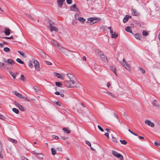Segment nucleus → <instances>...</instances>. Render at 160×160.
<instances>
[{
	"mask_svg": "<svg viewBox=\"0 0 160 160\" xmlns=\"http://www.w3.org/2000/svg\"><path fill=\"white\" fill-rule=\"evenodd\" d=\"M68 79L70 80L65 82L66 85L68 87L72 88L76 87L75 84L76 82V79L73 74L67 73V74Z\"/></svg>",
	"mask_w": 160,
	"mask_h": 160,
	"instance_id": "1",
	"label": "nucleus"
},
{
	"mask_svg": "<svg viewBox=\"0 0 160 160\" xmlns=\"http://www.w3.org/2000/svg\"><path fill=\"white\" fill-rule=\"evenodd\" d=\"M96 20L98 21H101V19L98 17H92L89 18L88 19V21L86 22L92 25L97 22Z\"/></svg>",
	"mask_w": 160,
	"mask_h": 160,
	"instance_id": "2",
	"label": "nucleus"
},
{
	"mask_svg": "<svg viewBox=\"0 0 160 160\" xmlns=\"http://www.w3.org/2000/svg\"><path fill=\"white\" fill-rule=\"evenodd\" d=\"M112 154L117 158H120L121 160L123 159V156L121 154L118 153L116 152L113 150L112 152Z\"/></svg>",
	"mask_w": 160,
	"mask_h": 160,
	"instance_id": "3",
	"label": "nucleus"
},
{
	"mask_svg": "<svg viewBox=\"0 0 160 160\" xmlns=\"http://www.w3.org/2000/svg\"><path fill=\"white\" fill-rule=\"evenodd\" d=\"M32 60H33V63L34 64V67L37 70H39V64L38 62L34 58H32Z\"/></svg>",
	"mask_w": 160,
	"mask_h": 160,
	"instance_id": "4",
	"label": "nucleus"
},
{
	"mask_svg": "<svg viewBox=\"0 0 160 160\" xmlns=\"http://www.w3.org/2000/svg\"><path fill=\"white\" fill-rule=\"evenodd\" d=\"M145 123L146 125H148L152 128H153L154 127V124L153 122H151L149 120H146L145 121Z\"/></svg>",
	"mask_w": 160,
	"mask_h": 160,
	"instance_id": "5",
	"label": "nucleus"
},
{
	"mask_svg": "<svg viewBox=\"0 0 160 160\" xmlns=\"http://www.w3.org/2000/svg\"><path fill=\"white\" fill-rule=\"evenodd\" d=\"M100 57H101V59L105 63H107L108 62V58L106 56L103 54L100 55Z\"/></svg>",
	"mask_w": 160,
	"mask_h": 160,
	"instance_id": "6",
	"label": "nucleus"
},
{
	"mask_svg": "<svg viewBox=\"0 0 160 160\" xmlns=\"http://www.w3.org/2000/svg\"><path fill=\"white\" fill-rule=\"evenodd\" d=\"M49 26L50 27V31L51 32L54 31L57 32L58 30V28L55 27H54L52 25L51 23H49Z\"/></svg>",
	"mask_w": 160,
	"mask_h": 160,
	"instance_id": "7",
	"label": "nucleus"
},
{
	"mask_svg": "<svg viewBox=\"0 0 160 160\" xmlns=\"http://www.w3.org/2000/svg\"><path fill=\"white\" fill-rule=\"evenodd\" d=\"M131 17L128 15H126V16L124 18L123 20V22L124 23H125L127 22L129 18H130Z\"/></svg>",
	"mask_w": 160,
	"mask_h": 160,
	"instance_id": "8",
	"label": "nucleus"
},
{
	"mask_svg": "<svg viewBox=\"0 0 160 160\" xmlns=\"http://www.w3.org/2000/svg\"><path fill=\"white\" fill-rule=\"evenodd\" d=\"M4 62L7 63L11 65L13 64L14 62L13 60L11 59H8L7 61L6 60H4Z\"/></svg>",
	"mask_w": 160,
	"mask_h": 160,
	"instance_id": "9",
	"label": "nucleus"
},
{
	"mask_svg": "<svg viewBox=\"0 0 160 160\" xmlns=\"http://www.w3.org/2000/svg\"><path fill=\"white\" fill-rule=\"evenodd\" d=\"M65 0H57V3L59 7L61 8L63 4V2Z\"/></svg>",
	"mask_w": 160,
	"mask_h": 160,
	"instance_id": "10",
	"label": "nucleus"
},
{
	"mask_svg": "<svg viewBox=\"0 0 160 160\" xmlns=\"http://www.w3.org/2000/svg\"><path fill=\"white\" fill-rule=\"evenodd\" d=\"M62 52H63L66 56H68L69 53V51L65 48H64V49L62 51Z\"/></svg>",
	"mask_w": 160,
	"mask_h": 160,
	"instance_id": "11",
	"label": "nucleus"
},
{
	"mask_svg": "<svg viewBox=\"0 0 160 160\" xmlns=\"http://www.w3.org/2000/svg\"><path fill=\"white\" fill-rule=\"evenodd\" d=\"M10 74L12 77L13 78L15 79L16 76L18 75V72H16L15 73H13L12 72L10 71L9 72Z\"/></svg>",
	"mask_w": 160,
	"mask_h": 160,
	"instance_id": "12",
	"label": "nucleus"
},
{
	"mask_svg": "<svg viewBox=\"0 0 160 160\" xmlns=\"http://www.w3.org/2000/svg\"><path fill=\"white\" fill-rule=\"evenodd\" d=\"M123 66L125 67V68L128 70L129 71L130 70V65L128 64L127 62H125L124 64H123Z\"/></svg>",
	"mask_w": 160,
	"mask_h": 160,
	"instance_id": "13",
	"label": "nucleus"
},
{
	"mask_svg": "<svg viewBox=\"0 0 160 160\" xmlns=\"http://www.w3.org/2000/svg\"><path fill=\"white\" fill-rule=\"evenodd\" d=\"M132 13L133 15L138 16L139 13L136 10L134 9H132Z\"/></svg>",
	"mask_w": 160,
	"mask_h": 160,
	"instance_id": "14",
	"label": "nucleus"
},
{
	"mask_svg": "<svg viewBox=\"0 0 160 160\" xmlns=\"http://www.w3.org/2000/svg\"><path fill=\"white\" fill-rule=\"evenodd\" d=\"M110 69L112 70L113 73L117 76V74L115 71L116 68L113 66H111L110 67Z\"/></svg>",
	"mask_w": 160,
	"mask_h": 160,
	"instance_id": "15",
	"label": "nucleus"
},
{
	"mask_svg": "<svg viewBox=\"0 0 160 160\" xmlns=\"http://www.w3.org/2000/svg\"><path fill=\"white\" fill-rule=\"evenodd\" d=\"M134 37L136 39L140 40L141 36L140 34H139L138 33H136L134 35Z\"/></svg>",
	"mask_w": 160,
	"mask_h": 160,
	"instance_id": "16",
	"label": "nucleus"
},
{
	"mask_svg": "<svg viewBox=\"0 0 160 160\" xmlns=\"http://www.w3.org/2000/svg\"><path fill=\"white\" fill-rule=\"evenodd\" d=\"M10 30L7 28H5V33L7 36H8L10 34Z\"/></svg>",
	"mask_w": 160,
	"mask_h": 160,
	"instance_id": "17",
	"label": "nucleus"
},
{
	"mask_svg": "<svg viewBox=\"0 0 160 160\" xmlns=\"http://www.w3.org/2000/svg\"><path fill=\"white\" fill-rule=\"evenodd\" d=\"M125 30L128 32L133 33L132 32L130 27L129 26H127L125 28Z\"/></svg>",
	"mask_w": 160,
	"mask_h": 160,
	"instance_id": "18",
	"label": "nucleus"
},
{
	"mask_svg": "<svg viewBox=\"0 0 160 160\" xmlns=\"http://www.w3.org/2000/svg\"><path fill=\"white\" fill-rule=\"evenodd\" d=\"M62 129L65 132H66L68 134L70 132V130L68 129V128H63Z\"/></svg>",
	"mask_w": 160,
	"mask_h": 160,
	"instance_id": "19",
	"label": "nucleus"
},
{
	"mask_svg": "<svg viewBox=\"0 0 160 160\" xmlns=\"http://www.w3.org/2000/svg\"><path fill=\"white\" fill-rule=\"evenodd\" d=\"M78 20L82 23H83L85 21V19L83 18H79Z\"/></svg>",
	"mask_w": 160,
	"mask_h": 160,
	"instance_id": "20",
	"label": "nucleus"
},
{
	"mask_svg": "<svg viewBox=\"0 0 160 160\" xmlns=\"http://www.w3.org/2000/svg\"><path fill=\"white\" fill-rule=\"evenodd\" d=\"M70 8L71 10L73 11H76L77 9V8H76L75 4H74L73 6L71 7Z\"/></svg>",
	"mask_w": 160,
	"mask_h": 160,
	"instance_id": "21",
	"label": "nucleus"
},
{
	"mask_svg": "<svg viewBox=\"0 0 160 160\" xmlns=\"http://www.w3.org/2000/svg\"><path fill=\"white\" fill-rule=\"evenodd\" d=\"M14 94L17 96L18 98H21V97H22V94L20 93H18L16 91H15L14 92Z\"/></svg>",
	"mask_w": 160,
	"mask_h": 160,
	"instance_id": "22",
	"label": "nucleus"
},
{
	"mask_svg": "<svg viewBox=\"0 0 160 160\" xmlns=\"http://www.w3.org/2000/svg\"><path fill=\"white\" fill-rule=\"evenodd\" d=\"M37 157L39 159L42 160L43 158V156L42 154L40 153L37 156Z\"/></svg>",
	"mask_w": 160,
	"mask_h": 160,
	"instance_id": "23",
	"label": "nucleus"
},
{
	"mask_svg": "<svg viewBox=\"0 0 160 160\" xmlns=\"http://www.w3.org/2000/svg\"><path fill=\"white\" fill-rule=\"evenodd\" d=\"M54 75L55 76L57 77L58 78H62V76L60 74L55 72L54 73Z\"/></svg>",
	"mask_w": 160,
	"mask_h": 160,
	"instance_id": "24",
	"label": "nucleus"
},
{
	"mask_svg": "<svg viewBox=\"0 0 160 160\" xmlns=\"http://www.w3.org/2000/svg\"><path fill=\"white\" fill-rule=\"evenodd\" d=\"M51 151L52 155H54L56 154V151L54 148H52L51 149Z\"/></svg>",
	"mask_w": 160,
	"mask_h": 160,
	"instance_id": "25",
	"label": "nucleus"
},
{
	"mask_svg": "<svg viewBox=\"0 0 160 160\" xmlns=\"http://www.w3.org/2000/svg\"><path fill=\"white\" fill-rule=\"evenodd\" d=\"M4 67L5 68H8V67H7L6 64H5L4 63L0 62V67Z\"/></svg>",
	"mask_w": 160,
	"mask_h": 160,
	"instance_id": "26",
	"label": "nucleus"
},
{
	"mask_svg": "<svg viewBox=\"0 0 160 160\" xmlns=\"http://www.w3.org/2000/svg\"><path fill=\"white\" fill-rule=\"evenodd\" d=\"M18 52L19 53V54H20V55L21 56H22L24 58L26 57V56H25L24 53V52H23L22 51H18Z\"/></svg>",
	"mask_w": 160,
	"mask_h": 160,
	"instance_id": "27",
	"label": "nucleus"
},
{
	"mask_svg": "<svg viewBox=\"0 0 160 160\" xmlns=\"http://www.w3.org/2000/svg\"><path fill=\"white\" fill-rule=\"evenodd\" d=\"M19 105V106H18V108L20 110H21L22 111H25V109H24V108L21 105Z\"/></svg>",
	"mask_w": 160,
	"mask_h": 160,
	"instance_id": "28",
	"label": "nucleus"
},
{
	"mask_svg": "<svg viewBox=\"0 0 160 160\" xmlns=\"http://www.w3.org/2000/svg\"><path fill=\"white\" fill-rule=\"evenodd\" d=\"M41 55L42 57L43 58H47L45 54L42 51L41 52Z\"/></svg>",
	"mask_w": 160,
	"mask_h": 160,
	"instance_id": "29",
	"label": "nucleus"
},
{
	"mask_svg": "<svg viewBox=\"0 0 160 160\" xmlns=\"http://www.w3.org/2000/svg\"><path fill=\"white\" fill-rule=\"evenodd\" d=\"M12 110L16 114H18L19 112L18 110L15 108H13L12 109Z\"/></svg>",
	"mask_w": 160,
	"mask_h": 160,
	"instance_id": "30",
	"label": "nucleus"
},
{
	"mask_svg": "<svg viewBox=\"0 0 160 160\" xmlns=\"http://www.w3.org/2000/svg\"><path fill=\"white\" fill-rule=\"evenodd\" d=\"M16 61L18 63H20V64H24V62L22 61L20 58H17Z\"/></svg>",
	"mask_w": 160,
	"mask_h": 160,
	"instance_id": "31",
	"label": "nucleus"
},
{
	"mask_svg": "<svg viewBox=\"0 0 160 160\" xmlns=\"http://www.w3.org/2000/svg\"><path fill=\"white\" fill-rule=\"evenodd\" d=\"M2 149L1 146L0 145V158H2L3 157L2 155Z\"/></svg>",
	"mask_w": 160,
	"mask_h": 160,
	"instance_id": "32",
	"label": "nucleus"
},
{
	"mask_svg": "<svg viewBox=\"0 0 160 160\" xmlns=\"http://www.w3.org/2000/svg\"><path fill=\"white\" fill-rule=\"evenodd\" d=\"M32 63H33V60L32 59V60H31V61H30L29 63H28V66L30 67H33V65H32Z\"/></svg>",
	"mask_w": 160,
	"mask_h": 160,
	"instance_id": "33",
	"label": "nucleus"
},
{
	"mask_svg": "<svg viewBox=\"0 0 160 160\" xmlns=\"http://www.w3.org/2000/svg\"><path fill=\"white\" fill-rule=\"evenodd\" d=\"M4 51L6 52H10V49L9 48L7 47H5L3 49Z\"/></svg>",
	"mask_w": 160,
	"mask_h": 160,
	"instance_id": "34",
	"label": "nucleus"
},
{
	"mask_svg": "<svg viewBox=\"0 0 160 160\" xmlns=\"http://www.w3.org/2000/svg\"><path fill=\"white\" fill-rule=\"evenodd\" d=\"M108 94L110 96H111L113 98H116V96L113 93H112V92H108Z\"/></svg>",
	"mask_w": 160,
	"mask_h": 160,
	"instance_id": "35",
	"label": "nucleus"
},
{
	"mask_svg": "<svg viewBox=\"0 0 160 160\" xmlns=\"http://www.w3.org/2000/svg\"><path fill=\"white\" fill-rule=\"evenodd\" d=\"M9 141L12 142H13L15 143H16L17 142V141L13 139H12L11 138H9Z\"/></svg>",
	"mask_w": 160,
	"mask_h": 160,
	"instance_id": "36",
	"label": "nucleus"
},
{
	"mask_svg": "<svg viewBox=\"0 0 160 160\" xmlns=\"http://www.w3.org/2000/svg\"><path fill=\"white\" fill-rule=\"evenodd\" d=\"M142 34L143 36H146L148 35V34L146 31L143 30L142 32Z\"/></svg>",
	"mask_w": 160,
	"mask_h": 160,
	"instance_id": "37",
	"label": "nucleus"
},
{
	"mask_svg": "<svg viewBox=\"0 0 160 160\" xmlns=\"http://www.w3.org/2000/svg\"><path fill=\"white\" fill-rule=\"evenodd\" d=\"M112 34V38H115L118 37V35L116 34L115 33H112L111 34Z\"/></svg>",
	"mask_w": 160,
	"mask_h": 160,
	"instance_id": "38",
	"label": "nucleus"
},
{
	"mask_svg": "<svg viewBox=\"0 0 160 160\" xmlns=\"http://www.w3.org/2000/svg\"><path fill=\"white\" fill-rule=\"evenodd\" d=\"M53 45L55 46H57L58 45V43L54 40H52L51 41Z\"/></svg>",
	"mask_w": 160,
	"mask_h": 160,
	"instance_id": "39",
	"label": "nucleus"
},
{
	"mask_svg": "<svg viewBox=\"0 0 160 160\" xmlns=\"http://www.w3.org/2000/svg\"><path fill=\"white\" fill-rule=\"evenodd\" d=\"M33 88L36 92H38L39 90V88L36 86H34Z\"/></svg>",
	"mask_w": 160,
	"mask_h": 160,
	"instance_id": "40",
	"label": "nucleus"
},
{
	"mask_svg": "<svg viewBox=\"0 0 160 160\" xmlns=\"http://www.w3.org/2000/svg\"><path fill=\"white\" fill-rule=\"evenodd\" d=\"M120 141L121 142V143L123 144L126 145L127 143V142L124 140H120Z\"/></svg>",
	"mask_w": 160,
	"mask_h": 160,
	"instance_id": "41",
	"label": "nucleus"
},
{
	"mask_svg": "<svg viewBox=\"0 0 160 160\" xmlns=\"http://www.w3.org/2000/svg\"><path fill=\"white\" fill-rule=\"evenodd\" d=\"M152 104L155 107H158L159 106V105L156 103L155 101H153L152 103Z\"/></svg>",
	"mask_w": 160,
	"mask_h": 160,
	"instance_id": "42",
	"label": "nucleus"
},
{
	"mask_svg": "<svg viewBox=\"0 0 160 160\" xmlns=\"http://www.w3.org/2000/svg\"><path fill=\"white\" fill-rule=\"evenodd\" d=\"M95 52H97V54H98L100 56V55H101L102 54V53L100 51H99L98 49H97L96 50Z\"/></svg>",
	"mask_w": 160,
	"mask_h": 160,
	"instance_id": "43",
	"label": "nucleus"
},
{
	"mask_svg": "<svg viewBox=\"0 0 160 160\" xmlns=\"http://www.w3.org/2000/svg\"><path fill=\"white\" fill-rule=\"evenodd\" d=\"M25 77L23 74H22L21 75V80L22 81H24L25 79Z\"/></svg>",
	"mask_w": 160,
	"mask_h": 160,
	"instance_id": "44",
	"label": "nucleus"
},
{
	"mask_svg": "<svg viewBox=\"0 0 160 160\" xmlns=\"http://www.w3.org/2000/svg\"><path fill=\"white\" fill-rule=\"evenodd\" d=\"M58 46V49L61 50V52H62V50L63 49H64V48L62 47V46H60L58 44L57 46Z\"/></svg>",
	"mask_w": 160,
	"mask_h": 160,
	"instance_id": "45",
	"label": "nucleus"
},
{
	"mask_svg": "<svg viewBox=\"0 0 160 160\" xmlns=\"http://www.w3.org/2000/svg\"><path fill=\"white\" fill-rule=\"evenodd\" d=\"M56 85L58 87H61L62 86V84L59 82H56Z\"/></svg>",
	"mask_w": 160,
	"mask_h": 160,
	"instance_id": "46",
	"label": "nucleus"
},
{
	"mask_svg": "<svg viewBox=\"0 0 160 160\" xmlns=\"http://www.w3.org/2000/svg\"><path fill=\"white\" fill-rule=\"evenodd\" d=\"M108 28L109 29L110 33H113V31L111 27H108Z\"/></svg>",
	"mask_w": 160,
	"mask_h": 160,
	"instance_id": "47",
	"label": "nucleus"
},
{
	"mask_svg": "<svg viewBox=\"0 0 160 160\" xmlns=\"http://www.w3.org/2000/svg\"><path fill=\"white\" fill-rule=\"evenodd\" d=\"M98 129L102 132H103V129L99 125H98Z\"/></svg>",
	"mask_w": 160,
	"mask_h": 160,
	"instance_id": "48",
	"label": "nucleus"
},
{
	"mask_svg": "<svg viewBox=\"0 0 160 160\" xmlns=\"http://www.w3.org/2000/svg\"><path fill=\"white\" fill-rule=\"evenodd\" d=\"M85 143H86L89 146H90L91 147V143H90V142H89V141H85Z\"/></svg>",
	"mask_w": 160,
	"mask_h": 160,
	"instance_id": "49",
	"label": "nucleus"
},
{
	"mask_svg": "<svg viewBox=\"0 0 160 160\" xmlns=\"http://www.w3.org/2000/svg\"><path fill=\"white\" fill-rule=\"evenodd\" d=\"M45 62L48 65H51L52 64V63L48 61H45Z\"/></svg>",
	"mask_w": 160,
	"mask_h": 160,
	"instance_id": "50",
	"label": "nucleus"
},
{
	"mask_svg": "<svg viewBox=\"0 0 160 160\" xmlns=\"http://www.w3.org/2000/svg\"><path fill=\"white\" fill-rule=\"evenodd\" d=\"M52 137L53 138H54L56 140H57L59 138V137L58 136L55 135H53Z\"/></svg>",
	"mask_w": 160,
	"mask_h": 160,
	"instance_id": "51",
	"label": "nucleus"
},
{
	"mask_svg": "<svg viewBox=\"0 0 160 160\" xmlns=\"http://www.w3.org/2000/svg\"><path fill=\"white\" fill-rule=\"evenodd\" d=\"M5 118V117L3 115L0 114V119H1L2 120H4Z\"/></svg>",
	"mask_w": 160,
	"mask_h": 160,
	"instance_id": "52",
	"label": "nucleus"
},
{
	"mask_svg": "<svg viewBox=\"0 0 160 160\" xmlns=\"http://www.w3.org/2000/svg\"><path fill=\"white\" fill-rule=\"evenodd\" d=\"M66 2L68 4H71L72 2V0H67Z\"/></svg>",
	"mask_w": 160,
	"mask_h": 160,
	"instance_id": "53",
	"label": "nucleus"
},
{
	"mask_svg": "<svg viewBox=\"0 0 160 160\" xmlns=\"http://www.w3.org/2000/svg\"><path fill=\"white\" fill-rule=\"evenodd\" d=\"M112 141L114 142H116L117 143V139H116V138H115L113 137H112Z\"/></svg>",
	"mask_w": 160,
	"mask_h": 160,
	"instance_id": "54",
	"label": "nucleus"
},
{
	"mask_svg": "<svg viewBox=\"0 0 160 160\" xmlns=\"http://www.w3.org/2000/svg\"><path fill=\"white\" fill-rule=\"evenodd\" d=\"M61 138L62 139L64 140H66L68 138V137H65L64 136H62Z\"/></svg>",
	"mask_w": 160,
	"mask_h": 160,
	"instance_id": "55",
	"label": "nucleus"
},
{
	"mask_svg": "<svg viewBox=\"0 0 160 160\" xmlns=\"http://www.w3.org/2000/svg\"><path fill=\"white\" fill-rule=\"evenodd\" d=\"M154 144L156 146H159L160 145V143L159 142H154Z\"/></svg>",
	"mask_w": 160,
	"mask_h": 160,
	"instance_id": "56",
	"label": "nucleus"
},
{
	"mask_svg": "<svg viewBox=\"0 0 160 160\" xmlns=\"http://www.w3.org/2000/svg\"><path fill=\"white\" fill-rule=\"evenodd\" d=\"M139 68L141 70L143 73H145V71L141 67H140Z\"/></svg>",
	"mask_w": 160,
	"mask_h": 160,
	"instance_id": "57",
	"label": "nucleus"
},
{
	"mask_svg": "<svg viewBox=\"0 0 160 160\" xmlns=\"http://www.w3.org/2000/svg\"><path fill=\"white\" fill-rule=\"evenodd\" d=\"M21 98H22L23 99H24L26 100H28V98H27V97H26L24 96H22V97H21Z\"/></svg>",
	"mask_w": 160,
	"mask_h": 160,
	"instance_id": "58",
	"label": "nucleus"
},
{
	"mask_svg": "<svg viewBox=\"0 0 160 160\" xmlns=\"http://www.w3.org/2000/svg\"><path fill=\"white\" fill-rule=\"evenodd\" d=\"M105 135L107 138H109V134L108 132H106L104 134Z\"/></svg>",
	"mask_w": 160,
	"mask_h": 160,
	"instance_id": "59",
	"label": "nucleus"
},
{
	"mask_svg": "<svg viewBox=\"0 0 160 160\" xmlns=\"http://www.w3.org/2000/svg\"><path fill=\"white\" fill-rule=\"evenodd\" d=\"M5 38H6V39H13V37L12 36H11L10 37H6Z\"/></svg>",
	"mask_w": 160,
	"mask_h": 160,
	"instance_id": "60",
	"label": "nucleus"
},
{
	"mask_svg": "<svg viewBox=\"0 0 160 160\" xmlns=\"http://www.w3.org/2000/svg\"><path fill=\"white\" fill-rule=\"evenodd\" d=\"M79 15L78 14H76L75 15V18L76 19H78V18Z\"/></svg>",
	"mask_w": 160,
	"mask_h": 160,
	"instance_id": "61",
	"label": "nucleus"
},
{
	"mask_svg": "<svg viewBox=\"0 0 160 160\" xmlns=\"http://www.w3.org/2000/svg\"><path fill=\"white\" fill-rule=\"evenodd\" d=\"M15 104L16 105V106H17L18 107L19 105H20L19 103H18L16 101H15Z\"/></svg>",
	"mask_w": 160,
	"mask_h": 160,
	"instance_id": "62",
	"label": "nucleus"
},
{
	"mask_svg": "<svg viewBox=\"0 0 160 160\" xmlns=\"http://www.w3.org/2000/svg\"><path fill=\"white\" fill-rule=\"evenodd\" d=\"M22 160H28V159H27V158H26L24 157H23L22 158Z\"/></svg>",
	"mask_w": 160,
	"mask_h": 160,
	"instance_id": "63",
	"label": "nucleus"
},
{
	"mask_svg": "<svg viewBox=\"0 0 160 160\" xmlns=\"http://www.w3.org/2000/svg\"><path fill=\"white\" fill-rule=\"evenodd\" d=\"M55 94L57 95H59L60 94V93L58 92H55Z\"/></svg>",
	"mask_w": 160,
	"mask_h": 160,
	"instance_id": "64",
	"label": "nucleus"
}]
</instances>
